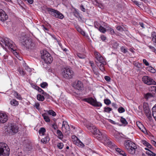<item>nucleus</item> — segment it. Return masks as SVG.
Instances as JSON below:
<instances>
[{
	"label": "nucleus",
	"instance_id": "1",
	"mask_svg": "<svg viewBox=\"0 0 156 156\" xmlns=\"http://www.w3.org/2000/svg\"><path fill=\"white\" fill-rule=\"evenodd\" d=\"M92 133L99 140L105 141V143L109 147H113L115 146L114 144L109 140L107 135L105 133H102L97 128L95 129V132H94Z\"/></svg>",
	"mask_w": 156,
	"mask_h": 156
},
{
	"label": "nucleus",
	"instance_id": "2",
	"mask_svg": "<svg viewBox=\"0 0 156 156\" xmlns=\"http://www.w3.org/2000/svg\"><path fill=\"white\" fill-rule=\"evenodd\" d=\"M21 43L27 49H34L35 48V44L32 41V40L25 36H22L20 37Z\"/></svg>",
	"mask_w": 156,
	"mask_h": 156
},
{
	"label": "nucleus",
	"instance_id": "3",
	"mask_svg": "<svg viewBox=\"0 0 156 156\" xmlns=\"http://www.w3.org/2000/svg\"><path fill=\"white\" fill-rule=\"evenodd\" d=\"M124 144L126 148L129 153L132 154L135 153L136 149L137 147L135 143L128 140L126 141Z\"/></svg>",
	"mask_w": 156,
	"mask_h": 156
},
{
	"label": "nucleus",
	"instance_id": "4",
	"mask_svg": "<svg viewBox=\"0 0 156 156\" xmlns=\"http://www.w3.org/2000/svg\"><path fill=\"white\" fill-rule=\"evenodd\" d=\"M0 44L3 47H7L10 49L15 45V44L12 41L6 37L3 38L0 37Z\"/></svg>",
	"mask_w": 156,
	"mask_h": 156
},
{
	"label": "nucleus",
	"instance_id": "5",
	"mask_svg": "<svg viewBox=\"0 0 156 156\" xmlns=\"http://www.w3.org/2000/svg\"><path fill=\"white\" fill-rule=\"evenodd\" d=\"M62 71V74L63 76L66 79H70L74 76V72L70 68H64Z\"/></svg>",
	"mask_w": 156,
	"mask_h": 156
},
{
	"label": "nucleus",
	"instance_id": "6",
	"mask_svg": "<svg viewBox=\"0 0 156 156\" xmlns=\"http://www.w3.org/2000/svg\"><path fill=\"white\" fill-rule=\"evenodd\" d=\"M41 58L47 64H50L53 61L51 55L46 50H43L41 52Z\"/></svg>",
	"mask_w": 156,
	"mask_h": 156
},
{
	"label": "nucleus",
	"instance_id": "7",
	"mask_svg": "<svg viewBox=\"0 0 156 156\" xmlns=\"http://www.w3.org/2000/svg\"><path fill=\"white\" fill-rule=\"evenodd\" d=\"M10 149L5 143H0V156H9Z\"/></svg>",
	"mask_w": 156,
	"mask_h": 156
},
{
	"label": "nucleus",
	"instance_id": "8",
	"mask_svg": "<svg viewBox=\"0 0 156 156\" xmlns=\"http://www.w3.org/2000/svg\"><path fill=\"white\" fill-rule=\"evenodd\" d=\"M47 11L49 14L55 18L62 19L64 17L62 13L56 10L51 8H48Z\"/></svg>",
	"mask_w": 156,
	"mask_h": 156
},
{
	"label": "nucleus",
	"instance_id": "9",
	"mask_svg": "<svg viewBox=\"0 0 156 156\" xmlns=\"http://www.w3.org/2000/svg\"><path fill=\"white\" fill-rule=\"evenodd\" d=\"M19 130V128L14 123L9 124L7 129H5V131L8 132L9 134L11 133L12 134L17 133Z\"/></svg>",
	"mask_w": 156,
	"mask_h": 156
},
{
	"label": "nucleus",
	"instance_id": "10",
	"mask_svg": "<svg viewBox=\"0 0 156 156\" xmlns=\"http://www.w3.org/2000/svg\"><path fill=\"white\" fill-rule=\"evenodd\" d=\"M83 101H86L93 106L96 107H100L102 106V104L100 102H98L97 101L92 98H85L83 99Z\"/></svg>",
	"mask_w": 156,
	"mask_h": 156
},
{
	"label": "nucleus",
	"instance_id": "11",
	"mask_svg": "<svg viewBox=\"0 0 156 156\" xmlns=\"http://www.w3.org/2000/svg\"><path fill=\"white\" fill-rule=\"evenodd\" d=\"M142 81L147 85H156V82L150 76H144L142 78Z\"/></svg>",
	"mask_w": 156,
	"mask_h": 156
},
{
	"label": "nucleus",
	"instance_id": "12",
	"mask_svg": "<svg viewBox=\"0 0 156 156\" xmlns=\"http://www.w3.org/2000/svg\"><path fill=\"white\" fill-rule=\"evenodd\" d=\"M73 87L76 90H80L83 87V85L80 81L76 80L73 83Z\"/></svg>",
	"mask_w": 156,
	"mask_h": 156
},
{
	"label": "nucleus",
	"instance_id": "13",
	"mask_svg": "<svg viewBox=\"0 0 156 156\" xmlns=\"http://www.w3.org/2000/svg\"><path fill=\"white\" fill-rule=\"evenodd\" d=\"M143 108L146 116L150 120H151L152 119V116L150 109L148 106L144 105Z\"/></svg>",
	"mask_w": 156,
	"mask_h": 156
},
{
	"label": "nucleus",
	"instance_id": "14",
	"mask_svg": "<svg viewBox=\"0 0 156 156\" xmlns=\"http://www.w3.org/2000/svg\"><path fill=\"white\" fill-rule=\"evenodd\" d=\"M8 18V16L5 12L1 9H0V20L3 22L6 20Z\"/></svg>",
	"mask_w": 156,
	"mask_h": 156
},
{
	"label": "nucleus",
	"instance_id": "15",
	"mask_svg": "<svg viewBox=\"0 0 156 156\" xmlns=\"http://www.w3.org/2000/svg\"><path fill=\"white\" fill-rule=\"evenodd\" d=\"M7 119V115L5 114L0 112V122L1 123H5Z\"/></svg>",
	"mask_w": 156,
	"mask_h": 156
},
{
	"label": "nucleus",
	"instance_id": "16",
	"mask_svg": "<svg viewBox=\"0 0 156 156\" xmlns=\"http://www.w3.org/2000/svg\"><path fill=\"white\" fill-rule=\"evenodd\" d=\"M64 128L66 131L65 132L66 133L68 132L67 133L69 132V126L68 125L67 122L66 121H63L62 125V129Z\"/></svg>",
	"mask_w": 156,
	"mask_h": 156
},
{
	"label": "nucleus",
	"instance_id": "17",
	"mask_svg": "<svg viewBox=\"0 0 156 156\" xmlns=\"http://www.w3.org/2000/svg\"><path fill=\"white\" fill-rule=\"evenodd\" d=\"M86 127L90 130L92 133L94 132H95V129L96 128L93 124H87L86 125Z\"/></svg>",
	"mask_w": 156,
	"mask_h": 156
},
{
	"label": "nucleus",
	"instance_id": "18",
	"mask_svg": "<svg viewBox=\"0 0 156 156\" xmlns=\"http://www.w3.org/2000/svg\"><path fill=\"white\" fill-rule=\"evenodd\" d=\"M96 58L99 62V63H104L105 61L103 58L99 54L97 53V54Z\"/></svg>",
	"mask_w": 156,
	"mask_h": 156
},
{
	"label": "nucleus",
	"instance_id": "19",
	"mask_svg": "<svg viewBox=\"0 0 156 156\" xmlns=\"http://www.w3.org/2000/svg\"><path fill=\"white\" fill-rule=\"evenodd\" d=\"M144 98L147 100H148L154 97V95L151 93H147L144 94Z\"/></svg>",
	"mask_w": 156,
	"mask_h": 156
},
{
	"label": "nucleus",
	"instance_id": "20",
	"mask_svg": "<svg viewBox=\"0 0 156 156\" xmlns=\"http://www.w3.org/2000/svg\"><path fill=\"white\" fill-rule=\"evenodd\" d=\"M145 149L148 151L146 152V153L149 156H156V154L153 152L152 151L149 150L148 147L145 148Z\"/></svg>",
	"mask_w": 156,
	"mask_h": 156
},
{
	"label": "nucleus",
	"instance_id": "21",
	"mask_svg": "<svg viewBox=\"0 0 156 156\" xmlns=\"http://www.w3.org/2000/svg\"><path fill=\"white\" fill-rule=\"evenodd\" d=\"M96 64L97 66L99 67V69L101 71L103 72L105 70V68L104 66V65H105L104 63H98V62H97Z\"/></svg>",
	"mask_w": 156,
	"mask_h": 156
},
{
	"label": "nucleus",
	"instance_id": "22",
	"mask_svg": "<svg viewBox=\"0 0 156 156\" xmlns=\"http://www.w3.org/2000/svg\"><path fill=\"white\" fill-rule=\"evenodd\" d=\"M42 115L46 122H50V120L49 118L46 113H44L42 114Z\"/></svg>",
	"mask_w": 156,
	"mask_h": 156
},
{
	"label": "nucleus",
	"instance_id": "23",
	"mask_svg": "<svg viewBox=\"0 0 156 156\" xmlns=\"http://www.w3.org/2000/svg\"><path fill=\"white\" fill-rule=\"evenodd\" d=\"M58 137L60 140H62L63 137V135L61 131L59 130H58L57 132Z\"/></svg>",
	"mask_w": 156,
	"mask_h": 156
},
{
	"label": "nucleus",
	"instance_id": "24",
	"mask_svg": "<svg viewBox=\"0 0 156 156\" xmlns=\"http://www.w3.org/2000/svg\"><path fill=\"white\" fill-rule=\"evenodd\" d=\"M152 115L153 117L156 119V104H155L152 109Z\"/></svg>",
	"mask_w": 156,
	"mask_h": 156
},
{
	"label": "nucleus",
	"instance_id": "25",
	"mask_svg": "<svg viewBox=\"0 0 156 156\" xmlns=\"http://www.w3.org/2000/svg\"><path fill=\"white\" fill-rule=\"evenodd\" d=\"M37 99L40 101H43L44 100L45 98L43 95L41 94H38L37 95Z\"/></svg>",
	"mask_w": 156,
	"mask_h": 156
},
{
	"label": "nucleus",
	"instance_id": "26",
	"mask_svg": "<svg viewBox=\"0 0 156 156\" xmlns=\"http://www.w3.org/2000/svg\"><path fill=\"white\" fill-rule=\"evenodd\" d=\"M50 140V138L48 136H46L45 138H42L41 140V141L43 143L46 144Z\"/></svg>",
	"mask_w": 156,
	"mask_h": 156
},
{
	"label": "nucleus",
	"instance_id": "27",
	"mask_svg": "<svg viewBox=\"0 0 156 156\" xmlns=\"http://www.w3.org/2000/svg\"><path fill=\"white\" fill-rule=\"evenodd\" d=\"M10 104L14 106H17L19 105V102L15 99H13L10 101Z\"/></svg>",
	"mask_w": 156,
	"mask_h": 156
},
{
	"label": "nucleus",
	"instance_id": "28",
	"mask_svg": "<svg viewBox=\"0 0 156 156\" xmlns=\"http://www.w3.org/2000/svg\"><path fill=\"white\" fill-rule=\"evenodd\" d=\"M46 131V129L44 128L41 127L39 130L38 132L40 134H41L42 136H44V135Z\"/></svg>",
	"mask_w": 156,
	"mask_h": 156
},
{
	"label": "nucleus",
	"instance_id": "29",
	"mask_svg": "<svg viewBox=\"0 0 156 156\" xmlns=\"http://www.w3.org/2000/svg\"><path fill=\"white\" fill-rule=\"evenodd\" d=\"M151 37H152V41L156 43V33L153 32L151 34Z\"/></svg>",
	"mask_w": 156,
	"mask_h": 156
},
{
	"label": "nucleus",
	"instance_id": "30",
	"mask_svg": "<svg viewBox=\"0 0 156 156\" xmlns=\"http://www.w3.org/2000/svg\"><path fill=\"white\" fill-rule=\"evenodd\" d=\"M120 121L121 123H122L124 126H126L128 124V122L126 119L122 117H121Z\"/></svg>",
	"mask_w": 156,
	"mask_h": 156
},
{
	"label": "nucleus",
	"instance_id": "31",
	"mask_svg": "<svg viewBox=\"0 0 156 156\" xmlns=\"http://www.w3.org/2000/svg\"><path fill=\"white\" fill-rule=\"evenodd\" d=\"M20 74L24 76L26 73V72L22 68H19L18 69Z\"/></svg>",
	"mask_w": 156,
	"mask_h": 156
},
{
	"label": "nucleus",
	"instance_id": "32",
	"mask_svg": "<svg viewBox=\"0 0 156 156\" xmlns=\"http://www.w3.org/2000/svg\"><path fill=\"white\" fill-rule=\"evenodd\" d=\"M14 95L16 98L19 100H22V99L20 95L17 92H14Z\"/></svg>",
	"mask_w": 156,
	"mask_h": 156
},
{
	"label": "nucleus",
	"instance_id": "33",
	"mask_svg": "<svg viewBox=\"0 0 156 156\" xmlns=\"http://www.w3.org/2000/svg\"><path fill=\"white\" fill-rule=\"evenodd\" d=\"M10 49L12 51L15 55H18V53L16 51V48L15 45L13 46Z\"/></svg>",
	"mask_w": 156,
	"mask_h": 156
},
{
	"label": "nucleus",
	"instance_id": "34",
	"mask_svg": "<svg viewBox=\"0 0 156 156\" xmlns=\"http://www.w3.org/2000/svg\"><path fill=\"white\" fill-rule=\"evenodd\" d=\"M48 113L49 115H52L53 116H55L56 115V113L52 110L48 111Z\"/></svg>",
	"mask_w": 156,
	"mask_h": 156
},
{
	"label": "nucleus",
	"instance_id": "35",
	"mask_svg": "<svg viewBox=\"0 0 156 156\" xmlns=\"http://www.w3.org/2000/svg\"><path fill=\"white\" fill-rule=\"evenodd\" d=\"M104 112H106L108 113H109L112 110L111 108L108 107H105L104 108Z\"/></svg>",
	"mask_w": 156,
	"mask_h": 156
},
{
	"label": "nucleus",
	"instance_id": "36",
	"mask_svg": "<svg viewBox=\"0 0 156 156\" xmlns=\"http://www.w3.org/2000/svg\"><path fill=\"white\" fill-rule=\"evenodd\" d=\"M98 29L101 32H102L103 33H105L106 32V30H105V28L101 26H100Z\"/></svg>",
	"mask_w": 156,
	"mask_h": 156
},
{
	"label": "nucleus",
	"instance_id": "37",
	"mask_svg": "<svg viewBox=\"0 0 156 156\" xmlns=\"http://www.w3.org/2000/svg\"><path fill=\"white\" fill-rule=\"evenodd\" d=\"M78 57L80 58L83 59L84 58L86 57V56L83 54L80 53H78L77 54Z\"/></svg>",
	"mask_w": 156,
	"mask_h": 156
},
{
	"label": "nucleus",
	"instance_id": "38",
	"mask_svg": "<svg viewBox=\"0 0 156 156\" xmlns=\"http://www.w3.org/2000/svg\"><path fill=\"white\" fill-rule=\"evenodd\" d=\"M48 84L45 82H43L41 84V87L42 88H45L46 87L48 86Z\"/></svg>",
	"mask_w": 156,
	"mask_h": 156
},
{
	"label": "nucleus",
	"instance_id": "39",
	"mask_svg": "<svg viewBox=\"0 0 156 156\" xmlns=\"http://www.w3.org/2000/svg\"><path fill=\"white\" fill-rule=\"evenodd\" d=\"M118 111L119 113H122L124 112L125 110L123 108L121 107L118 108Z\"/></svg>",
	"mask_w": 156,
	"mask_h": 156
},
{
	"label": "nucleus",
	"instance_id": "40",
	"mask_svg": "<svg viewBox=\"0 0 156 156\" xmlns=\"http://www.w3.org/2000/svg\"><path fill=\"white\" fill-rule=\"evenodd\" d=\"M63 144L62 143H60L58 144L57 146L60 149H62L63 147Z\"/></svg>",
	"mask_w": 156,
	"mask_h": 156
},
{
	"label": "nucleus",
	"instance_id": "41",
	"mask_svg": "<svg viewBox=\"0 0 156 156\" xmlns=\"http://www.w3.org/2000/svg\"><path fill=\"white\" fill-rule=\"evenodd\" d=\"M104 102L105 104L107 105H109L111 103V101L108 99H105L104 100Z\"/></svg>",
	"mask_w": 156,
	"mask_h": 156
},
{
	"label": "nucleus",
	"instance_id": "42",
	"mask_svg": "<svg viewBox=\"0 0 156 156\" xmlns=\"http://www.w3.org/2000/svg\"><path fill=\"white\" fill-rule=\"evenodd\" d=\"M139 128L141 130V131L144 133H145L146 132V129L143 125H141V128L139 127Z\"/></svg>",
	"mask_w": 156,
	"mask_h": 156
},
{
	"label": "nucleus",
	"instance_id": "43",
	"mask_svg": "<svg viewBox=\"0 0 156 156\" xmlns=\"http://www.w3.org/2000/svg\"><path fill=\"white\" fill-rule=\"evenodd\" d=\"M108 120L109 122H110V123H112V124H113L114 125L117 124V125H119V126L121 125L119 124V123L116 122L115 121H113V120H112L111 119H108Z\"/></svg>",
	"mask_w": 156,
	"mask_h": 156
},
{
	"label": "nucleus",
	"instance_id": "44",
	"mask_svg": "<svg viewBox=\"0 0 156 156\" xmlns=\"http://www.w3.org/2000/svg\"><path fill=\"white\" fill-rule=\"evenodd\" d=\"M115 146L114 147H111V148H115L116 151L120 154V153L122 151V150H121V149L119 148H116V147L115 148V147H116V146L115 144Z\"/></svg>",
	"mask_w": 156,
	"mask_h": 156
},
{
	"label": "nucleus",
	"instance_id": "45",
	"mask_svg": "<svg viewBox=\"0 0 156 156\" xmlns=\"http://www.w3.org/2000/svg\"><path fill=\"white\" fill-rule=\"evenodd\" d=\"M148 47H149V48L151 49L153 52H154L156 54V49L154 47L150 45L148 46Z\"/></svg>",
	"mask_w": 156,
	"mask_h": 156
},
{
	"label": "nucleus",
	"instance_id": "46",
	"mask_svg": "<svg viewBox=\"0 0 156 156\" xmlns=\"http://www.w3.org/2000/svg\"><path fill=\"white\" fill-rule=\"evenodd\" d=\"M74 15L76 17H78L79 16V12L76 9L74 10Z\"/></svg>",
	"mask_w": 156,
	"mask_h": 156
},
{
	"label": "nucleus",
	"instance_id": "47",
	"mask_svg": "<svg viewBox=\"0 0 156 156\" xmlns=\"http://www.w3.org/2000/svg\"><path fill=\"white\" fill-rule=\"evenodd\" d=\"M32 149V147L30 145H28L26 147V150L30 151Z\"/></svg>",
	"mask_w": 156,
	"mask_h": 156
},
{
	"label": "nucleus",
	"instance_id": "48",
	"mask_svg": "<svg viewBox=\"0 0 156 156\" xmlns=\"http://www.w3.org/2000/svg\"><path fill=\"white\" fill-rule=\"evenodd\" d=\"M78 146L80 145V146L83 147L84 146V144L79 140H78Z\"/></svg>",
	"mask_w": 156,
	"mask_h": 156
},
{
	"label": "nucleus",
	"instance_id": "49",
	"mask_svg": "<svg viewBox=\"0 0 156 156\" xmlns=\"http://www.w3.org/2000/svg\"><path fill=\"white\" fill-rule=\"evenodd\" d=\"M42 29L45 32H47L49 31V29L47 27H46L44 25H42Z\"/></svg>",
	"mask_w": 156,
	"mask_h": 156
},
{
	"label": "nucleus",
	"instance_id": "50",
	"mask_svg": "<svg viewBox=\"0 0 156 156\" xmlns=\"http://www.w3.org/2000/svg\"><path fill=\"white\" fill-rule=\"evenodd\" d=\"M121 51L124 53H126L127 52V50L125 48L123 47H122L121 48Z\"/></svg>",
	"mask_w": 156,
	"mask_h": 156
},
{
	"label": "nucleus",
	"instance_id": "51",
	"mask_svg": "<svg viewBox=\"0 0 156 156\" xmlns=\"http://www.w3.org/2000/svg\"><path fill=\"white\" fill-rule=\"evenodd\" d=\"M141 143L145 146H146V147L148 146V144L149 143L147 142L146 141L144 140H142L141 141Z\"/></svg>",
	"mask_w": 156,
	"mask_h": 156
},
{
	"label": "nucleus",
	"instance_id": "52",
	"mask_svg": "<svg viewBox=\"0 0 156 156\" xmlns=\"http://www.w3.org/2000/svg\"><path fill=\"white\" fill-rule=\"evenodd\" d=\"M116 29L120 31H122L124 30L123 28L120 26H117L116 27Z\"/></svg>",
	"mask_w": 156,
	"mask_h": 156
},
{
	"label": "nucleus",
	"instance_id": "53",
	"mask_svg": "<svg viewBox=\"0 0 156 156\" xmlns=\"http://www.w3.org/2000/svg\"><path fill=\"white\" fill-rule=\"evenodd\" d=\"M105 80L108 82L110 81L111 80L110 77L108 76H105L104 77Z\"/></svg>",
	"mask_w": 156,
	"mask_h": 156
},
{
	"label": "nucleus",
	"instance_id": "54",
	"mask_svg": "<svg viewBox=\"0 0 156 156\" xmlns=\"http://www.w3.org/2000/svg\"><path fill=\"white\" fill-rule=\"evenodd\" d=\"M135 65L138 68H142V64L139 63H136L135 64Z\"/></svg>",
	"mask_w": 156,
	"mask_h": 156
},
{
	"label": "nucleus",
	"instance_id": "55",
	"mask_svg": "<svg viewBox=\"0 0 156 156\" xmlns=\"http://www.w3.org/2000/svg\"><path fill=\"white\" fill-rule=\"evenodd\" d=\"M143 62L146 66H149V65L148 62L145 59H144L143 60Z\"/></svg>",
	"mask_w": 156,
	"mask_h": 156
},
{
	"label": "nucleus",
	"instance_id": "56",
	"mask_svg": "<svg viewBox=\"0 0 156 156\" xmlns=\"http://www.w3.org/2000/svg\"><path fill=\"white\" fill-rule=\"evenodd\" d=\"M100 25L99 23H98L97 21H96L94 22V27L95 28H98V27H99Z\"/></svg>",
	"mask_w": 156,
	"mask_h": 156
},
{
	"label": "nucleus",
	"instance_id": "57",
	"mask_svg": "<svg viewBox=\"0 0 156 156\" xmlns=\"http://www.w3.org/2000/svg\"><path fill=\"white\" fill-rule=\"evenodd\" d=\"M41 94H43L44 96H49V95L46 92H45L42 89L40 92Z\"/></svg>",
	"mask_w": 156,
	"mask_h": 156
},
{
	"label": "nucleus",
	"instance_id": "58",
	"mask_svg": "<svg viewBox=\"0 0 156 156\" xmlns=\"http://www.w3.org/2000/svg\"><path fill=\"white\" fill-rule=\"evenodd\" d=\"M80 9L81 10V11H82L83 12H85L86 11V9L84 8L83 6V5H81L80 6Z\"/></svg>",
	"mask_w": 156,
	"mask_h": 156
},
{
	"label": "nucleus",
	"instance_id": "59",
	"mask_svg": "<svg viewBox=\"0 0 156 156\" xmlns=\"http://www.w3.org/2000/svg\"><path fill=\"white\" fill-rule=\"evenodd\" d=\"M147 147L148 148L151 149L152 151H154V149L152 146L149 143L148 144V146H147Z\"/></svg>",
	"mask_w": 156,
	"mask_h": 156
},
{
	"label": "nucleus",
	"instance_id": "60",
	"mask_svg": "<svg viewBox=\"0 0 156 156\" xmlns=\"http://www.w3.org/2000/svg\"><path fill=\"white\" fill-rule=\"evenodd\" d=\"M109 31L110 33L111 34H115V32L114 30L111 28L109 29Z\"/></svg>",
	"mask_w": 156,
	"mask_h": 156
},
{
	"label": "nucleus",
	"instance_id": "61",
	"mask_svg": "<svg viewBox=\"0 0 156 156\" xmlns=\"http://www.w3.org/2000/svg\"><path fill=\"white\" fill-rule=\"evenodd\" d=\"M120 154L121 155L123 156H126V154L122 150L121 152L120 153Z\"/></svg>",
	"mask_w": 156,
	"mask_h": 156
},
{
	"label": "nucleus",
	"instance_id": "62",
	"mask_svg": "<svg viewBox=\"0 0 156 156\" xmlns=\"http://www.w3.org/2000/svg\"><path fill=\"white\" fill-rule=\"evenodd\" d=\"M40 106V104L38 103H37L35 104V106L36 108L37 109H39V106Z\"/></svg>",
	"mask_w": 156,
	"mask_h": 156
},
{
	"label": "nucleus",
	"instance_id": "63",
	"mask_svg": "<svg viewBox=\"0 0 156 156\" xmlns=\"http://www.w3.org/2000/svg\"><path fill=\"white\" fill-rule=\"evenodd\" d=\"M101 39L103 41H105L106 40V37L104 35H102L101 37Z\"/></svg>",
	"mask_w": 156,
	"mask_h": 156
},
{
	"label": "nucleus",
	"instance_id": "64",
	"mask_svg": "<svg viewBox=\"0 0 156 156\" xmlns=\"http://www.w3.org/2000/svg\"><path fill=\"white\" fill-rule=\"evenodd\" d=\"M151 142L153 145L156 147V142L155 141L152 140L151 141Z\"/></svg>",
	"mask_w": 156,
	"mask_h": 156
}]
</instances>
